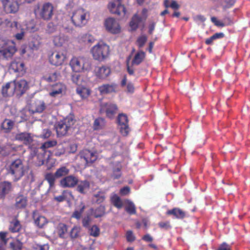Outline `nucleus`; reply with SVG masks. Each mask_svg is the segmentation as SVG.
Masks as SVG:
<instances>
[{
    "mask_svg": "<svg viewBox=\"0 0 250 250\" xmlns=\"http://www.w3.org/2000/svg\"><path fill=\"white\" fill-rule=\"evenodd\" d=\"M90 18V13L87 10L78 7L73 10L71 17L73 24L76 27H83L85 25Z\"/></svg>",
    "mask_w": 250,
    "mask_h": 250,
    "instance_id": "f257e3e1",
    "label": "nucleus"
},
{
    "mask_svg": "<svg viewBox=\"0 0 250 250\" xmlns=\"http://www.w3.org/2000/svg\"><path fill=\"white\" fill-rule=\"evenodd\" d=\"M94 59L103 61L109 54V46L104 42H99L93 46L90 50Z\"/></svg>",
    "mask_w": 250,
    "mask_h": 250,
    "instance_id": "f03ea898",
    "label": "nucleus"
},
{
    "mask_svg": "<svg viewBox=\"0 0 250 250\" xmlns=\"http://www.w3.org/2000/svg\"><path fill=\"white\" fill-rule=\"evenodd\" d=\"M57 145V141L56 140H51L44 143L40 148L38 150V154L37 158L39 160V162L37 165L41 166L44 164L45 160H48L51 155L50 151L46 150V149L53 147Z\"/></svg>",
    "mask_w": 250,
    "mask_h": 250,
    "instance_id": "7ed1b4c3",
    "label": "nucleus"
},
{
    "mask_svg": "<svg viewBox=\"0 0 250 250\" xmlns=\"http://www.w3.org/2000/svg\"><path fill=\"white\" fill-rule=\"evenodd\" d=\"M70 65L76 72L89 71L91 68L89 61L83 57L73 58L70 62Z\"/></svg>",
    "mask_w": 250,
    "mask_h": 250,
    "instance_id": "20e7f679",
    "label": "nucleus"
},
{
    "mask_svg": "<svg viewBox=\"0 0 250 250\" xmlns=\"http://www.w3.org/2000/svg\"><path fill=\"white\" fill-rule=\"evenodd\" d=\"M53 11L54 6L50 2H45L34 10L36 17L44 21H49L51 19L53 15Z\"/></svg>",
    "mask_w": 250,
    "mask_h": 250,
    "instance_id": "39448f33",
    "label": "nucleus"
},
{
    "mask_svg": "<svg viewBox=\"0 0 250 250\" xmlns=\"http://www.w3.org/2000/svg\"><path fill=\"white\" fill-rule=\"evenodd\" d=\"M75 120L73 117H67L62 120L58 122L55 125L58 136H64L74 124Z\"/></svg>",
    "mask_w": 250,
    "mask_h": 250,
    "instance_id": "423d86ee",
    "label": "nucleus"
},
{
    "mask_svg": "<svg viewBox=\"0 0 250 250\" xmlns=\"http://www.w3.org/2000/svg\"><path fill=\"white\" fill-rule=\"evenodd\" d=\"M24 171L22 161L20 159H17L11 164L8 173L12 176L13 180L16 181L23 176Z\"/></svg>",
    "mask_w": 250,
    "mask_h": 250,
    "instance_id": "0eeeda50",
    "label": "nucleus"
},
{
    "mask_svg": "<svg viewBox=\"0 0 250 250\" xmlns=\"http://www.w3.org/2000/svg\"><path fill=\"white\" fill-rule=\"evenodd\" d=\"M17 51V49L14 42L12 41H9L5 47L0 50V60H9L11 59Z\"/></svg>",
    "mask_w": 250,
    "mask_h": 250,
    "instance_id": "6e6552de",
    "label": "nucleus"
},
{
    "mask_svg": "<svg viewBox=\"0 0 250 250\" xmlns=\"http://www.w3.org/2000/svg\"><path fill=\"white\" fill-rule=\"evenodd\" d=\"M110 12L118 15H125L126 11L122 3V0H112L108 5Z\"/></svg>",
    "mask_w": 250,
    "mask_h": 250,
    "instance_id": "1a4fd4ad",
    "label": "nucleus"
},
{
    "mask_svg": "<svg viewBox=\"0 0 250 250\" xmlns=\"http://www.w3.org/2000/svg\"><path fill=\"white\" fill-rule=\"evenodd\" d=\"M106 30L113 34L120 33L121 28L119 22L113 18H108L104 21V23Z\"/></svg>",
    "mask_w": 250,
    "mask_h": 250,
    "instance_id": "9d476101",
    "label": "nucleus"
},
{
    "mask_svg": "<svg viewBox=\"0 0 250 250\" xmlns=\"http://www.w3.org/2000/svg\"><path fill=\"white\" fill-rule=\"evenodd\" d=\"M79 157L82 162L88 165L95 162L97 159L98 156L95 151L84 149L80 153Z\"/></svg>",
    "mask_w": 250,
    "mask_h": 250,
    "instance_id": "9b49d317",
    "label": "nucleus"
},
{
    "mask_svg": "<svg viewBox=\"0 0 250 250\" xmlns=\"http://www.w3.org/2000/svg\"><path fill=\"white\" fill-rule=\"evenodd\" d=\"M66 55L62 51H54L49 56L50 62L56 66L62 64L66 59Z\"/></svg>",
    "mask_w": 250,
    "mask_h": 250,
    "instance_id": "f8f14e48",
    "label": "nucleus"
},
{
    "mask_svg": "<svg viewBox=\"0 0 250 250\" xmlns=\"http://www.w3.org/2000/svg\"><path fill=\"white\" fill-rule=\"evenodd\" d=\"M118 122L121 134L124 136L127 135L130 130L127 116L123 113L120 114L118 117Z\"/></svg>",
    "mask_w": 250,
    "mask_h": 250,
    "instance_id": "ddd939ff",
    "label": "nucleus"
},
{
    "mask_svg": "<svg viewBox=\"0 0 250 250\" xmlns=\"http://www.w3.org/2000/svg\"><path fill=\"white\" fill-rule=\"evenodd\" d=\"M12 86L13 87L14 93L21 95L27 89L28 84L24 80H15L12 82Z\"/></svg>",
    "mask_w": 250,
    "mask_h": 250,
    "instance_id": "4468645a",
    "label": "nucleus"
},
{
    "mask_svg": "<svg viewBox=\"0 0 250 250\" xmlns=\"http://www.w3.org/2000/svg\"><path fill=\"white\" fill-rule=\"evenodd\" d=\"M66 87L61 83L50 84L48 87L49 94L53 97H58L65 91Z\"/></svg>",
    "mask_w": 250,
    "mask_h": 250,
    "instance_id": "2eb2a0df",
    "label": "nucleus"
},
{
    "mask_svg": "<svg viewBox=\"0 0 250 250\" xmlns=\"http://www.w3.org/2000/svg\"><path fill=\"white\" fill-rule=\"evenodd\" d=\"M3 8L7 13H16L19 9V4L17 0H2Z\"/></svg>",
    "mask_w": 250,
    "mask_h": 250,
    "instance_id": "dca6fc26",
    "label": "nucleus"
},
{
    "mask_svg": "<svg viewBox=\"0 0 250 250\" xmlns=\"http://www.w3.org/2000/svg\"><path fill=\"white\" fill-rule=\"evenodd\" d=\"M78 183V178L72 175L66 176L62 179L60 181V186L63 188H73L77 185Z\"/></svg>",
    "mask_w": 250,
    "mask_h": 250,
    "instance_id": "f3484780",
    "label": "nucleus"
},
{
    "mask_svg": "<svg viewBox=\"0 0 250 250\" xmlns=\"http://www.w3.org/2000/svg\"><path fill=\"white\" fill-rule=\"evenodd\" d=\"M118 108L115 104L112 103L103 104L101 105V111L105 112L109 118H112L116 113Z\"/></svg>",
    "mask_w": 250,
    "mask_h": 250,
    "instance_id": "a211bd4d",
    "label": "nucleus"
},
{
    "mask_svg": "<svg viewBox=\"0 0 250 250\" xmlns=\"http://www.w3.org/2000/svg\"><path fill=\"white\" fill-rule=\"evenodd\" d=\"M15 140L22 142L25 145H29L33 141V135L27 132H20L16 134Z\"/></svg>",
    "mask_w": 250,
    "mask_h": 250,
    "instance_id": "6ab92c4d",
    "label": "nucleus"
},
{
    "mask_svg": "<svg viewBox=\"0 0 250 250\" xmlns=\"http://www.w3.org/2000/svg\"><path fill=\"white\" fill-rule=\"evenodd\" d=\"M45 108V104L43 101H37L31 104L29 111L33 114L41 113L44 110Z\"/></svg>",
    "mask_w": 250,
    "mask_h": 250,
    "instance_id": "aec40b11",
    "label": "nucleus"
},
{
    "mask_svg": "<svg viewBox=\"0 0 250 250\" xmlns=\"http://www.w3.org/2000/svg\"><path fill=\"white\" fill-rule=\"evenodd\" d=\"M53 42L56 46H63L67 44L68 37L62 34L54 36L53 38Z\"/></svg>",
    "mask_w": 250,
    "mask_h": 250,
    "instance_id": "412c9836",
    "label": "nucleus"
},
{
    "mask_svg": "<svg viewBox=\"0 0 250 250\" xmlns=\"http://www.w3.org/2000/svg\"><path fill=\"white\" fill-rule=\"evenodd\" d=\"M116 85L114 83L104 84L98 87V89L102 95L114 92Z\"/></svg>",
    "mask_w": 250,
    "mask_h": 250,
    "instance_id": "4be33fe9",
    "label": "nucleus"
},
{
    "mask_svg": "<svg viewBox=\"0 0 250 250\" xmlns=\"http://www.w3.org/2000/svg\"><path fill=\"white\" fill-rule=\"evenodd\" d=\"M77 185V191L81 194H85L90 188V183L87 180L78 181Z\"/></svg>",
    "mask_w": 250,
    "mask_h": 250,
    "instance_id": "5701e85b",
    "label": "nucleus"
},
{
    "mask_svg": "<svg viewBox=\"0 0 250 250\" xmlns=\"http://www.w3.org/2000/svg\"><path fill=\"white\" fill-rule=\"evenodd\" d=\"M96 75L101 79L106 78L110 73V69L108 67L104 66L98 67L96 70Z\"/></svg>",
    "mask_w": 250,
    "mask_h": 250,
    "instance_id": "b1692460",
    "label": "nucleus"
},
{
    "mask_svg": "<svg viewBox=\"0 0 250 250\" xmlns=\"http://www.w3.org/2000/svg\"><path fill=\"white\" fill-rule=\"evenodd\" d=\"M10 68L15 72L24 71V64L20 61H13L10 66Z\"/></svg>",
    "mask_w": 250,
    "mask_h": 250,
    "instance_id": "393cba45",
    "label": "nucleus"
},
{
    "mask_svg": "<svg viewBox=\"0 0 250 250\" xmlns=\"http://www.w3.org/2000/svg\"><path fill=\"white\" fill-rule=\"evenodd\" d=\"M77 93L83 100L86 99L90 95V90L85 87H78L76 89Z\"/></svg>",
    "mask_w": 250,
    "mask_h": 250,
    "instance_id": "a878e982",
    "label": "nucleus"
},
{
    "mask_svg": "<svg viewBox=\"0 0 250 250\" xmlns=\"http://www.w3.org/2000/svg\"><path fill=\"white\" fill-rule=\"evenodd\" d=\"M167 214L172 215L177 219H183L185 216V212L179 208H174L167 211Z\"/></svg>",
    "mask_w": 250,
    "mask_h": 250,
    "instance_id": "bb28decb",
    "label": "nucleus"
},
{
    "mask_svg": "<svg viewBox=\"0 0 250 250\" xmlns=\"http://www.w3.org/2000/svg\"><path fill=\"white\" fill-rule=\"evenodd\" d=\"M105 194L104 192L98 191L93 195L92 202L96 204H100L105 199Z\"/></svg>",
    "mask_w": 250,
    "mask_h": 250,
    "instance_id": "cd10ccee",
    "label": "nucleus"
},
{
    "mask_svg": "<svg viewBox=\"0 0 250 250\" xmlns=\"http://www.w3.org/2000/svg\"><path fill=\"white\" fill-rule=\"evenodd\" d=\"M33 218L35 224L39 228L43 227L47 223L46 219L44 216L38 215L35 213H33Z\"/></svg>",
    "mask_w": 250,
    "mask_h": 250,
    "instance_id": "c85d7f7f",
    "label": "nucleus"
},
{
    "mask_svg": "<svg viewBox=\"0 0 250 250\" xmlns=\"http://www.w3.org/2000/svg\"><path fill=\"white\" fill-rule=\"evenodd\" d=\"M2 94L3 96H10L14 94L13 87L12 86V82L7 83L2 88Z\"/></svg>",
    "mask_w": 250,
    "mask_h": 250,
    "instance_id": "c756f323",
    "label": "nucleus"
},
{
    "mask_svg": "<svg viewBox=\"0 0 250 250\" xmlns=\"http://www.w3.org/2000/svg\"><path fill=\"white\" fill-rule=\"evenodd\" d=\"M0 26H1L2 28H6V29L8 27H15L17 28L18 27V22H11L7 19H3L1 18H0Z\"/></svg>",
    "mask_w": 250,
    "mask_h": 250,
    "instance_id": "7c9ffc66",
    "label": "nucleus"
},
{
    "mask_svg": "<svg viewBox=\"0 0 250 250\" xmlns=\"http://www.w3.org/2000/svg\"><path fill=\"white\" fill-rule=\"evenodd\" d=\"M95 39L92 35L85 34L82 35L79 37V41L80 42L85 44H91L94 42Z\"/></svg>",
    "mask_w": 250,
    "mask_h": 250,
    "instance_id": "2f4dec72",
    "label": "nucleus"
},
{
    "mask_svg": "<svg viewBox=\"0 0 250 250\" xmlns=\"http://www.w3.org/2000/svg\"><path fill=\"white\" fill-rule=\"evenodd\" d=\"M18 28H16L15 27H8L7 28V29L12 28L14 30L15 29L16 31L19 32L15 35V37L18 40H21L24 36L25 28L23 26H21L18 23Z\"/></svg>",
    "mask_w": 250,
    "mask_h": 250,
    "instance_id": "473e14b6",
    "label": "nucleus"
},
{
    "mask_svg": "<svg viewBox=\"0 0 250 250\" xmlns=\"http://www.w3.org/2000/svg\"><path fill=\"white\" fill-rule=\"evenodd\" d=\"M112 204L118 208H121L123 206V203L119 196L116 194L113 193L110 197Z\"/></svg>",
    "mask_w": 250,
    "mask_h": 250,
    "instance_id": "72a5a7b5",
    "label": "nucleus"
},
{
    "mask_svg": "<svg viewBox=\"0 0 250 250\" xmlns=\"http://www.w3.org/2000/svg\"><path fill=\"white\" fill-rule=\"evenodd\" d=\"M70 170L65 166H62L58 168L55 172L57 178L66 176L69 173Z\"/></svg>",
    "mask_w": 250,
    "mask_h": 250,
    "instance_id": "f704fd0d",
    "label": "nucleus"
},
{
    "mask_svg": "<svg viewBox=\"0 0 250 250\" xmlns=\"http://www.w3.org/2000/svg\"><path fill=\"white\" fill-rule=\"evenodd\" d=\"M27 204V199L23 195H19L16 198L15 206L17 208H24Z\"/></svg>",
    "mask_w": 250,
    "mask_h": 250,
    "instance_id": "c9c22d12",
    "label": "nucleus"
},
{
    "mask_svg": "<svg viewBox=\"0 0 250 250\" xmlns=\"http://www.w3.org/2000/svg\"><path fill=\"white\" fill-rule=\"evenodd\" d=\"M125 210L129 214H135L136 213V207L134 204L130 200L125 201Z\"/></svg>",
    "mask_w": 250,
    "mask_h": 250,
    "instance_id": "e433bc0d",
    "label": "nucleus"
},
{
    "mask_svg": "<svg viewBox=\"0 0 250 250\" xmlns=\"http://www.w3.org/2000/svg\"><path fill=\"white\" fill-rule=\"evenodd\" d=\"M59 76V74L56 72L48 73L44 75L42 78L43 81L48 83H52L56 81Z\"/></svg>",
    "mask_w": 250,
    "mask_h": 250,
    "instance_id": "4c0bfd02",
    "label": "nucleus"
},
{
    "mask_svg": "<svg viewBox=\"0 0 250 250\" xmlns=\"http://www.w3.org/2000/svg\"><path fill=\"white\" fill-rule=\"evenodd\" d=\"M145 57V53L142 51L138 52L135 55L134 59L132 61L133 65L139 64Z\"/></svg>",
    "mask_w": 250,
    "mask_h": 250,
    "instance_id": "58836bf2",
    "label": "nucleus"
},
{
    "mask_svg": "<svg viewBox=\"0 0 250 250\" xmlns=\"http://www.w3.org/2000/svg\"><path fill=\"white\" fill-rule=\"evenodd\" d=\"M105 125V122L104 118H98L96 119L93 124V128L94 130H99L102 129Z\"/></svg>",
    "mask_w": 250,
    "mask_h": 250,
    "instance_id": "ea45409f",
    "label": "nucleus"
},
{
    "mask_svg": "<svg viewBox=\"0 0 250 250\" xmlns=\"http://www.w3.org/2000/svg\"><path fill=\"white\" fill-rule=\"evenodd\" d=\"M105 213V208L104 206H100L95 209H91V214L95 218H98L102 216Z\"/></svg>",
    "mask_w": 250,
    "mask_h": 250,
    "instance_id": "a19ab883",
    "label": "nucleus"
},
{
    "mask_svg": "<svg viewBox=\"0 0 250 250\" xmlns=\"http://www.w3.org/2000/svg\"><path fill=\"white\" fill-rule=\"evenodd\" d=\"M141 21L142 19L137 15H135L130 22V26L131 29L134 30H136Z\"/></svg>",
    "mask_w": 250,
    "mask_h": 250,
    "instance_id": "79ce46f5",
    "label": "nucleus"
},
{
    "mask_svg": "<svg viewBox=\"0 0 250 250\" xmlns=\"http://www.w3.org/2000/svg\"><path fill=\"white\" fill-rule=\"evenodd\" d=\"M67 230V226L63 224H60L56 230V232L61 238L64 237V234Z\"/></svg>",
    "mask_w": 250,
    "mask_h": 250,
    "instance_id": "37998d69",
    "label": "nucleus"
},
{
    "mask_svg": "<svg viewBox=\"0 0 250 250\" xmlns=\"http://www.w3.org/2000/svg\"><path fill=\"white\" fill-rule=\"evenodd\" d=\"M21 228V224L17 220L12 221L9 225V230L12 232H18Z\"/></svg>",
    "mask_w": 250,
    "mask_h": 250,
    "instance_id": "c03bdc74",
    "label": "nucleus"
},
{
    "mask_svg": "<svg viewBox=\"0 0 250 250\" xmlns=\"http://www.w3.org/2000/svg\"><path fill=\"white\" fill-rule=\"evenodd\" d=\"M14 122L10 120L5 119L1 124V127L5 132L10 130L13 127Z\"/></svg>",
    "mask_w": 250,
    "mask_h": 250,
    "instance_id": "a18cd8bd",
    "label": "nucleus"
},
{
    "mask_svg": "<svg viewBox=\"0 0 250 250\" xmlns=\"http://www.w3.org/2000/svg\"><path fill=\"white\" fill-rule=\"evenodd\" d=\"M25 29L29 32H34L38 30V28L33 21H30L25 25Z\"/></svg>",
    "mask_w": 250,
    "mask_h": 250,
    "instance_id": "49530a36",
    "label": "nucleus"
},
{
    "mask_svg": "<svg viewBox=\"0 0 250 250\" xmlns=\"http://www.w3.org/2000/svg\"><path fill=\"white\" fill-rule=\"evenodd\" d=\"M88 229V232L91 236L93 237H97L100 234V229L97 225H93L90 227Z\"/></svg>",
    "mask_w": 250,
    "mask_h": 250,
    "instance_id": "de8ad7c7",
    "label": "nucleus"
},
{
    "mask_svg": "<svg viewBox=\"0 0 250 250\" xmlns=\"http://www.w3.org/2000/svg\"><path fill=\"white\" fill-rule=\"evenodd\" d=\"M0 188L1 189L2 194L4 195L8 193L11 188V184L8 182H4L0 184Z\"/></svg>",
    "mask_w": 250,
    "mask_h": 250,
    "instance_id": "09e8293b",
    "label": "nucleus"
},
{
    "mask_svg": "<svg viewBox=\"0 0 250 250\" xmlns=\"http://www.w3.org/2000/svg\"><path fill=\"white\" fill-rule=\"evenodd\" d=\"M56 178H57L55 173L53 174L51 173H48L45 176V179L48 182L50 187L54 186Z\"/></svg>",
    "mask_w": 250,
    "mask_h": 250,
    "instance_id": "8fccbe9b",
    "label": "nucleus"
},
{
    "mask_svg": "<svg viewBox=\"0 0 250 250\" xmlns=\"http://www.w3.org/2000/svg\"><path fill=\"white\" fill-rule=\"evenodd\" d=\"M121 166L120 163H118L116 168H114L113 171L112 177L114 179H118L121 176Z\"/></svg>",
    "mask_w": 250,
    "mask_h": 250,
    "instance_id": "3c124183",
    "label": "nucleus"
},
{
    "mask_svg": "<svg viewBox=\"0 0 250 250\" xmlns=\"http://www.w3.org/2000/svg\"><path fill=\"white\" fill-rule=\"evenodd\" d=\"M92 222V219L91 218L87 215L86 216H84L82 219V224L83 227L88 229L89 228L90 226V224Z\"/></svg>",
    "mask_w": 250,
    "mask_h": 250,
    "instance_id": "603ef678",
    "label": "nucleus"
},
{
    "mask_svg": "<svg viewBox=\"0 0 250 250\" xmlns=\"http://www.w3.org/2000/svg\"><path fill=\"white\" fill-rule=\"evenodd\" d=\"M57 30V26L54 23L50 22L46 27V32L49 34L53 33Z\"/></svg>",
    "mask_w": 250,
    "mask_h": 250,
    "instance_id": "864d4df0",
    "label": "nucleus"
},
{
    "mask_svg": "<svg viewBox=\"0 0 250 250\" xmlns=\"http://www.w3.org/2000/svg\"><path fill=\"white\" fill-rule=\"evenodd\" d=\"M147 41V37L146 35H143L137 39V43L139 47H142Z\"/></svg>",
    "mask_w": 250,
    "mask_h": 250,
    "instance_id": "5fc2aeb1",
    "label": "nucleus"
},
{
    "mask_svg": "<svg viewBox=\"0 0 250 250\" xmlns=\"http://www.w3.org/2000/svg\"><path fill=\"white\" fill-rule=\"evenodd\" d=\"M125 236L128 242H132L135 240V236L131 230H127Z\"/></svg>",
    "mask_w": 250,
    "mask_h": 250,
    "instance_id": "6e6d98bb",
    "label": "nucleus"
},
{
    "mask_svg": "<svg viewBox=\"0 0 250 250\" xmlns=\"http://www.w3.org/2000/svg\"><path fill=\"white\" fill-rule=\"evenodd\" d=\"M84 208V207L83 206L80 209V210H75L73 212V213L72 215V217L73 218H75L77 219H79L81 218L82 214Z\"/></svg>",
    "mask_w": 250,
    "mask_h": 250,
    "instance_id": "4d7b16f0",
    "label": "nucleus"
},
{
    "mask_svg": "<svg viewBox=\"0 0 250 250\" xmlns=\"http://www.w3.org/2000/svg\"><path fill=\"white\" fill-rule=\"evenodd\" d=\"M22 246V243L19 241L10 243V246L13 250H21Z\"/></svg>",
    "mask_w": 250,
    "mask_h": 250,
    "instance_id": "13d9d810",
    "label": "nucleus"
},
{
    "mask_svg": "<svg viewBox=\"0 0 250 250\" xmlns=\"http://www.w3.org/2000/svg\"><path fill=\"white\" fill-rule=\"evenodd\" d=\"M80 228L78 227H74L71 231L70 235L72 238H76L79 235Z\"/></svg>",
    "mask_w": 250,
    "mask_h": 250,
    "instance_id": "bf43d9fd",
    "label": "nucleus"
},
{
    "mask_svg": "<svg viewBox=\"0 0 250 250\" xmlns=\"http://www.w3.org/2000/svg\"><path fill=\"white\" fill-rule=\"evenodd\" d=\"M7 234V232L1 231L0 232V241L3 244L6 245L8 239L6 238Z\"/></svg>",
    "mask_w": 250,
    "mask_h": 250,
    "instance_id": "052dcab7",
    "label": "nucleus"
},
{
    "mask_svg": "<svg viewBox=\"0 0 250 250\" xmlns=\"http://www.w3.org/2000/svg\"><path fill=\"white\" fill-rule=\"evenodd\" d=\"M51 134V131L48 129H44L42 130V134L40 136L42 138L46 139L49 138Z\"/></svg>",
    "mask_w": 250,
    "mask_h": 250,
    "instance_id": "680f3d73",
    "label": "nucleus"
},
{
    "mask_svg": "<svg viewBox=\"0 0 250 250\" xmlns=\"http://www.w3.org/2000/svg\"><path fill=\"white\" fill-rule=\"evenodd\" d=\"M134 84L128 82L126 84V91L129 93H133L134 91Z\"/></svg>",
    "mask_w": 250,
    "mask_h": 250,
    "instance_id": "e2e57ef3",
    "label": "nucleus"
},
{
    "mask_svg": "<svg viewBox=\"0 0 250 250\" xmlns=\"http://www.w3.org/2000/svg\"><path fill=\"white\" fill-rule=\"evenodd\" d=\"M129 192L130 188L127 186L122 188L120 191V193L121 194V195L123 196L127 195L129 193Z\"/></svg>",
    "mask_w": 250,
    "mask_h": 250,
    "instance_id": "0e129e2a",
    "label": "nucleus"
},
{
    "mask_svg": "<svg viewBox=\"0 0 250 250\" xmlns=\"http://www.w3.org/2000/svg\"><path fill=\"white\" fill-rule=\"evenodd\" d=\"M217 250H231L230 246L224 242L219 246Z\"/></svg>",
    "mask_w": 250,
    "mask_h": 250,
    "instance_id": "69168bd1",
    "label": "nucleus"
},
{
    "mask_svg": "<svg viewBox=\"0 0 250 250\" xmlns=\"http://www.w3.org/2000/svg\"><path fill=\"white\" fill-rule=\"evenodd\" d=\"M211 21L215 25L218 26H224V24L220 21H218L216 18L213 17L211 18Z\"/></svg>",
    "mask_w": 250,
    "mask_h": 250,
    "instance_id": "338daca9",
    "label": "nucleus"
},
{
    "mask_svg": "<svg viewBox=\"0 0 250 250\" xmlns=\"http://www.w3.org/2000/svg\"><path fill=\"white\" fill-rule=\"evenodd\" d=\"M80 80V75L78 74H73L72 76V81L73 82L77 84H79Z\"/></svg>",
    "mask_w": 250,
    "mask_h": 250,
    "instance_id": "774afa93",
    "label": "nucleus"
}]
</instances>
